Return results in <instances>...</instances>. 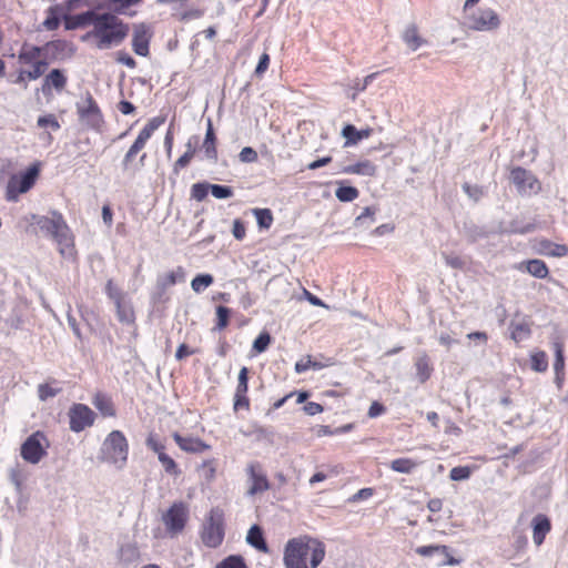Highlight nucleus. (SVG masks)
Wrapping results in <instances>:
<instances>
[{"label": "nucleus", "mask_w": 568, "mask_h": 568, "mask_svg": "<svg viewBox=\"0 0 568 568\" xmlns=\"http://www.w3.org/2000/svg\"><path fill=\"white\" fill-rule=\"evenodd\" d=\"M67 47V41L60 39L48 41L41 47L23 43L18 53V61L20 64L30 65V69L18 71V82L36 81L41 78L50 62L58 60Z\"/></svg>", "instance_id": "f257e3e1"}, {"label": "nucleus", "mask_w": 568, "mask_h": 568, "mask_svg": "<svg viewBox=\"0 0 568 568\" xmlns=\"http://www.w3.org/2000/svg\"><path fill=\"white\" fill-rule=\"evenodd\" d=\"M130 26L112 12H97L92 28L82 36L99 50H110L121 45L128 38Z\"/></svg>", "instance_id": "f03ea898"}, {"label": "nucleus", "mask_w": 568, "mask_h": 568, "mask_svg": "<svg viewBox=\"0 0 568 568\" xmlns=\"http://www.w3.org/2000/svg\"><path fill=\"white\" fill-rule=\"evenodd\" d=\"M326 547L323 541L308 535L291 538L283 554L285 568H317L324 560Z\"/></svg>", "instance_id": "7ed1b4c3"}, {"label": "nucleus", "mask_w": 568, "mask_h": 568, "mask_svg": "<svg viewBox=\"0 0 568 568\" xmlns=\"http://www.w3.org/2000/svg\"><path fill=\"white\" fill-rule=\"evenodd\" d=\"M27 220L53 239L62 257L77 260L74 235L61 212L53 210L50 216L31 214Z\"/></svg>", "instance_id": "20e7f679"}, {"label": "nucleus", "mask_w": 568, "mask_h": 568, "mask_svg": "<svg viewBox=\"0 0 568 568\" xmlns=\"http://www.w3.org/2000/svg\"><path fill=\"white\" fill-rule=\"evenodd\" d=\"M165 116L158 115L148 121L122 159L123 172L135 174L139 169L145 165L148 155L142 151L153 133L165 123Z\"/></svg>", "instance_id": "39448f33"}, {"label": "nucleus", "mask_w": 568, "mask_h": 568, "mask_svg": "<svg viewBox=\"0 0 568 568\" xmlns=\"http://www.w3.org/2000/svg\"><path fill=\"white\" fill-rule=\"evenodd\" d=\"M129 456V443L121 430H112L101 447V457L104 462L123 467Z\"/></svg>", "instance_id": "423d86ee"}, {"label": "nucleus", "mask_w": 568, "mask_h": 568, "mask_svg": "<svg viewBox=\"0 0 568 568\" xmlns=\"http://www.w3.org/2000/svg\"><path fill=\"white\" fill-rule=\"evenodd\" d=\"M201 540L209 548H217L225 536L224 513L219 507L212 508L201 530Z\"/></svg>", "instance_id": "0eeeda50"}, {"label": "nucleus", "mask_w": 568, "mask_h": 568, "mask_svg": "<svg viewBox=\"0 0 568 568\" xmlns=\"http://www.w3.org/2000/svg\"><path fill=\"white\" fill-rule=\"evenodd\" d=\"M79 121L88 129L100 132L104 125L103 113L90 92H87L75 103Z\"/></svg>", "instance_id": "6e6552de"}, {"label": "nucleus", "mask_w": 568, "mask_h": 568, "mask_svg": "<svg viewBox=\"0 0 568 568\" xmlns=\"http://www.w3.org/2000/svg\"><path fill=\"white\" fill-rule=\"evenodd\" d=\"M190 518L189 506L184 501H174L162 514V523L170 537H176L185 529Z\"/></svg>", "instance_id": "1a4fd4ad"}, {"label": "nucleus", "mask_w": 568, "mask_h": 568, "mask_svg": "<svg viewBox=\"0 0 568 568\" xmlns=\"http://www.w3.org/2000/svg\"><path fill=\"white\" fill-rule=\"evenodd\" d=\"M38 175V165L30 166L20 175H12L7 184L6 199L10 202L18 201L20 194L28 192L36 184Z\"/></svg>", "instance_id": "9d476101"}, {"label": "nucleus", "mask_w": 568, "mask_h": 568, "mask_svg": "<svg viewBox=\"0 0 568 568\" xmlns=\"http://www.w3.org/2000/svg\"><path fill=\"white\" fill-rule=\"evenodd\" d=\"M49 448V440L43 432L37 430L31 434L21 445L20 455L30 464H38Z\"/></svg>", "instance_id": "9b49d317"}, {"label": "nucleus", "mask_w": 568, "mask_h": 568, "mask_svg": "<svg viewBox=\"0 0 568 568\" xmlns=\"http://www.w3.org/2000/svg\"><path fill=\"white\" fill-rule=\"evenodd\" d=\"M69 428L73 433L83 432L94 425L97 414L88 405L74 403L68 410Z\"/></svg>", "instance_id": "f8f14e48"}, {"label": "nucleus", "mask_w": 568, "mask_h": 568, "mask_svg": "<svg viewBox=\"0 0 568 568\" xmlns=\"http://www.w3.org/2000/svg\"><path fill=\"white\" fill-rule=\"evenodd\" d=\"M468 27L476 31H493L499 28L500 18L491 8H479L465 17Z\"/></svg>", "instance_id": "ddd939ff"}, {"label": "nucleus", "mask_w": 568, "mask_h": 568, "mask_svg": "<svg viewBox=\"0 0 568 568\" xmlns=\"http://www.w3.org/2000/svg\"><path fill=\"white\" fill-rule=\"evenodd\" d=\"M510 180L520 194H537L541 191V183L530 171L516 166L510 171Z\"/></svg>", "instance_id": "4468645a"}, {"label": "nucleus", "mask_w": 568, "mask_h": 568, "mask_svg": "<svg viewBox=\"0 0 568 568\" xmlns=\"http://www.w3.org/2000/svg\"><path fill=\"white\" fill-rule=\"evenodd\" d=\"M145 444L149 449L158 455V459L168 475L172 477L181 476L182 470L178 463L165 453V445L159 440L155 434H149Z\"/></svg>", "instance_id": "2eb2a0df"}, {"label": "nucleus", "mask_w": 568, "mask_h": 568, "mask_svg": "<svg viewBox=\"0 0 568 568\" xmlns=\"http://www.w3.org/2000/svg\"><path fill=\"white\" fill-rule=\"evenodd\" d=\"M83 0H63L62 3L50 6L45 10V19L42 27L47 31H55L60 26V14L63 12H72L78 9Z\"/></svg>", "instance_id": "dca6fc26"}, {"label": "nucleus", "mask_w": 568, "mask_h": 568, "mask_svg": "<svg viewBox=\"0 0 568 568\" xmlns=\"http://www.w3.org/2000/svg\"><path fill=\"white\" fill-rule=\"evenodd\" d=\"M152 38L153 31L149 24L144 22L134 24L131 40L133 52L140 57H149Z\"/></svg>", "instance_id": "f3484780"}, {"label": "nucleus", "mask_w": 568, "mask_h": 568, "mask_svg": "<svg viewBox=\"0 0 568 568\" xmlns=\"http://www.w3.org/2000/svg\"><path fill=\"white\" fill-rule=\"evenodd\" d=\"M248 374L250 371L246 366H243L237 376V385L234 393L233 398V409L234 412L239 410H250L251 402L247 396L248 393Z\"/></svg>", "instance_id": "a211bd4d"}, {"label": "nucleus", "mask_w": 568, "mask_h": 568, "mask_svg": "<svg viewBox=\"0 0 568 568\" xmlns=\"http://www.w3.org/2000/svg\"><path fill=\"white\" fill-rule=\"evenodd\" d=\"M246 473L251 484L247 490L248 495H257L270 489L271 485L268 478L260 463L254 462L248 464Z\"/></svg>", "instance_id": "6ab92c4d"}, {"label": "nucleus", "mask_w": 568, "mask_h": 568, "mask_svg": "<svg viewBox=\"0 0 568 568\" xmlns=\"http://www.w3.org/2000/svg\"><path fill=\"white\" fill-rule=\"evenodd\" d=\"M68 84V75L64 70L52 69L43 78L41 91L43 95L50 97L53 91L61 93Z\"/></svg>", "instance_id": "aec40b11"}, {"label": "nucleus", "mask_w": 568, "mask_h": 568, "mask_svg": "<svg viewBox=\"0 0 568 568\" xmlns=\"http://www.w3.org/2000/svg\"><path fill=\"white\" fill-rule=\"evenodd\" d=\"M97 11L87 10L78 14L71 12H63L60 14V21H63L64 29L68 31L82 29L93 24Z\"/></svg>", "instance_id": "412c9836"}, {"label": "nucleus", "mask_w": 568, "mask_h": 568, "mask_svg": "<svg viewBox=\"0 0 568 568\" xmlns=\"http://www.w3.org/2000/svg\"><path fill=\"white\" fill-rule=\"evenodd\" d=\"M415 552L420 557H430L435 554L442 555L444 560L439 562V566H457L462 562V559L452 555L450 548L446 545L419 546L415 549Z\"/></svg>", "instance_id": "4be33fe9"}, {"label": "nucleus", "mask_w": 568, "mask_h": 568, "mask_svg": "<svg viewBox=\"0 0 568 568\" xmlns=\"http://www.w3.org/2000/svg\"><path fill=\"white\" fill-rule=\"evenodd\" d=\"M172 438L179 448L186 454H201L211 449V445L199 437L182 436L174 432Z\"/></svg>", "instance_id": "5701e85b"}, {"label": "nucleus", "mask_w": 568, "mask_h": 568, "mask_svg": "<svg viewBox=\"0 0 568 568\" xmlns=\"http://www.w3.org/2000/svg\"><path fill=\"white\" fill-rule=\"evenodd\" d=\"M532 540L537 547L541 546L546 536L550 532L552 525L545 514H537L531 520Z\"/></svg>", "instance_id": "b1692460"}, {"label": "nucleus", "mask_w": 568, "mask_h": 568, "mask_svg": "<svg viewBox=\"0 0 568 568\" xmlns=\"http://www.w3.org/2000/svg\"><path fill=\"white\" fill-rule=\"evenodd\" d=\"M534 250L537 254L548 257H565L568 255V246L566 244L554 243L550 240H539Z\"/></svg>", "instance_id": "393cba45"}, {"label": "nucleus", "mask_w": 568, "mask_h": 568, "mask_svg": "<svg viewBox=\"0 0 568 568\" xmlns=\"http://www.w3.org/2000/svg\"><path fill=\"white\" fill-rule=\"evenodd\" d=\"M216 144H217V139H216V135L214 132L213 123H212V120L209 119L206 133H205V138H204L203 144H202V148H203L206 159L214 161V162H216L217 158H219Z\"/></svg>", "instance_id": "a878e982"}, {"label": "nucleus", "mask_w": 568, "mask_h": 568, "mask_svg": "<svg viewBox=\"0 0 568 568\" xmlns=\"http://www.w3.org/2000/svg\"><path fill=\"white\" fill-rule=\"evenodd\" d=\"M341 172L344 174L374 176L377 172V166L369 160H363L344 166Z\"/></svg>", "instance_id": "bb28decb"}, {"label": "nucleus", "mask_w": 568, "mask_h": 568, "mask_svg": "<svg viewBox=\"0 0 568 568\" xmlns=\"http://www.w3.org/2000/svg\"><path fill=\"white\" fill-rule=\"evenodd\" d=\"M92 404L103 417H114L116 409L110 396L103 393H97L92 398Z\"/></svg>", "instance_id": "cd10ccee"}, {"label": "nucleus", "mask_w": 568, "mask_h": 568, "mask_svg": "<svg viewBox=\"0 0 568 568\" xmlns=\"http://www.w3.org/2000/svg\"><path fill=\"white\" fill-rule=\"evenodd\" d=\"M518 270H525L536 278H546L549 275V268L542 260L534 258L523 262Z\"/></svg>", "instance_id": "c85d7f7f"}, {"label": "nucleus", "mask_w": 568, "mask_h": 568, "mask_svg": "<svg viewBox=\"0 0 568 568\" xmlns=\"http://www.w3.org/2000/svg\"><path fill=\"white\" fill-rule=\"evenodd\" d=\"M402 39L413 51H416L426 43V40L419 34L418 27L414 23L404 30Z\"/></svg>", "instance_id": "c756f323"}, {"label": "nucleus", "mask_w": 568, "mask_h": 568, "mask_svg": "<svg viewBox=\"0 0 568 568\" xmlns=\"http://www.w3.org/2000/svg\"><path fill=\"white\" fill-rule=\"evenodd\" d=\"M416 375L420 383L428 381L433 374V366L427 354H422L415 361Z\"/></svg>", "instance_id": "7c9ffc66"}, {"label": "nucleus", "mask_w": 568, "mask_h": 568, "mask_svg": "<svg viewBox=\"0 0 568 568\" xmlns=\"http://www.w3.org/2000/svg\"><path fill=\"white\" fill-rule=\"evenodd\" d=\"M116 310L118 320L123 323L131 325L135 322V313L132 305L125 302L124 298L114 303Z\"/></svg>", "instance_id": "2f4dec72"}, {"label": "nucleus", "mask_w": 568, "mask_h": 568, "mask_svg": "<svg viewBox=\"0 0 568 568\" xmlns=\"http://www.w3.org/2000/svg\"><path fill=\"white\" fill-rule=\"evenodd\" d=\"M246 540L255 549L262 552L268 551V546L264 539L263 531L257 525H254L250 528Z\"/></svg>", "instance_id": "473e14b6"}, {"label": "nucleus", "mask_w": 568, "mask_h": 568, "mask_svg": "<svg viewBox=\"0 0 568 568\" xmlns=\"http://www.w3.org/2000/svg\"><path fill=\"white\" fill-rule=\"evenodd\" d=\"M418 466L419 463L417 460L407 457L393 459L389 464V468L393 471L400 474H410Z\"/></svg>", "instance_id": "72a5a7b5"}, {"label": "nucleus", "mask_w": 568, "mask_h": 568, "mask_svg": "<svg viewBox=\"0 0 568 568\" xmlns=\"http://www.w3.org/2000/svg\"><path fill=\"white\" fill-rule=\"evenodd\" d=\"M143 0H104L106 7L112 10L114 14H124L131 7L138 6Z\"/></svg>", "instance_id": "f704fd0d"}, {"label": "nucleus", "mask_w": 568, "mask_h": 568, "mask_svg": "<svg viewBox=\"0 0 568 568\" xmlns=\"http://www.w3.org/2000/svg\"><path fill=\"white\" fill-rule=\"evenodd\" d=\"M530 367L532 371L544 373L548 369V357L546 352L536 351L530 355Z\"/></svg>", "instance_id": "c9c22d12"}, {"label": "nucleus", "mask_w": 568, "mask_h": 568, "mask_svg": "<svg viewBox=\"0 0 568 568\" xmlns=\"http://www.w3.org/2000/svg\"><path fill=\"white\" fill-rule=\"evenodd\" d=\"M185 272L182 266H178L175 270L168 272L161 280L163 287L173 286L179 282H184Z\"/></svg>", "instance_id": "e433bc0d"}, {"label": "nucleus", "mask_w": 568, "mask_h": 568, "mask_svg": "<svg viewBox=\"0 0 568 568\" xmlns=\"http://www.w3.org/2000/svg\"><path fill=\"white\" fill-rule=\"evenodd\" d=\"M253 214L261 229L268 230L272 226L274 217L270 209H253Z\"/></svg>", "instance_id": "4c0bfd02"}, {"label": "nucleus", "mask_w": 568, "mask_h": 568, "mask_svg": "<svg viewBox=\"0 0 568 568\" xmlns=\"http://www.w3.org/2000/svg\"><path fill=\"white\" fill-rule=\"evenodd\" d=\"M215 568H247V565L242 556L230 555L220 561Z\"/></svg>", "instance_id": "58836bf2"}, {"label": "nucleus", "mask_w": 568, "mask_h": 568, "mask_svg": "<svg viewBox=\"0 0 568 568\" xmlns=\"http://www.w3.org/2000/svg\"><path fill=\"white\" fill-rule=\"evenodd\" d=\"M323 367L324 365L322 363L314 362L311 355H306L295 363V372L297 374H302L310 368L321 369Z\"/></svg>", "instance_id": "ea45409f"}, {"label": "nucleus", "mask_w": 568, "mask_h": 568, "mask_svg": "<svg viewBox=\"0 0 568 568\" xmlns=\"http://www.w3.org/2000/svg\"><path fill=\"white\" fill-rule=\"evenodd\" d=\"M213 276L211 274L196 275L192 282L191 287L195 293H201L213 283Z\"/></svg>", "instance_id": "a19ab883"}, {"label": "nucleus", "mask_w": 568, "mask_h": 568, "mask_svg": "<svg viewBox=\"0 0 568 568\" xmlns=\"http://www.w3.org/2000/svg\"><path fill=\"white\" fill-rule=\"evenodd\" d=\"M341 202H352L359 195V191L354 186H339L335 192Z\"/></svg>", "instance_id": "79ce46f5"}, {"label": "nucleus", "mask_w": 568, "mask_h": 568, "mask_svg": "<svg viewBox=\"0 0 568 568\" xmlns=\"http://www.w3.org/2000/svg\"><path fill=\"white\" fill-rule=\"evenodd\" d=\"M230 315H231L230 308H227L226 306H222V305L217 306L216 307L215 328L219 331H223L224 328H226L229 325V322H230Z\"/></svg>", "instance_id": "37998d69"}, {"label": "nucleus", "mask_w": 568, "mask_h": 568, "mask_svg": "<svg viewBox=\"0 0 568 568\" xmlns=\"http://www.w3.org/2000/svg\"><path fill=\"white\" fill-rule=\"evenodd\" d=\"M210 191V183L199 182L192 185L191 187V196L197 202H202L206 199L207 193Z\"/></svg>", "instance_id": "c03bdc74"}, {"label": "nucleus", "mask_w": 568, "mask_h": 568, "mask_svg": "<svg viewBox=\"0 0 568 568\" xmlns=\"http://www.w3.org/2000/svg\"><path fill=\"white\" fill-rule=\"evenodd\" d=\"M60 392L61 388L54 387L51 383H44L38 386V396L41 400H47L51 397H54Z\"/></svg>", "instance_id": "a18cd8bd"}, {"label": "nucleus", "mask_w": 568, "mask_h": 568, "mask_svg": "<svg viewBox=\"0 0 568 568\" xmlns=\"http://www.w3.org/2000/svg\"><path fill=\"white\" fill-rule=\"evenodd\" d=\"M555 363H554V369L556 372L557 378H559L560 374H564V367H565V358H564V349L562 344L557 342L555 343Z\"/></svg>", "instance_id": "49530a36"}, {"label": "nucleus", "mask_w": 568, "mask_h": 568, "mask_svg": "<svg viewBox=\"0 0 568 568\" xmlns=\"http://www.w3.org/2000/svg\"><path fill=\"white\" fill-rule=\"evenodd\" d=\"M530 334H531L530 327L526 323L516 324L511 328V337L516 342H521L523 339L529 337Z\"/></svg>", "instance_id": "de8ad7c7"}, {"label": "nucleus", "mask_w": 568, "mask_h": 568, "mask_svg": "<svg viewBox=\"0 0 568 568\" xmlns=\"http://www.w3.org/2000/svg\"><path fill=\"white\" fill-rule=\"evenodd\" d=\"M210 191L212 195L216 199H229L232 197L234 192L231 186L220 185V184H210Z\"/></svg>", "instance_id": "09e8293b"}, {"label": "nucleus", "mask_w": 568, "mask_h": 568, "mask_svg": "<svg viewBox=\"0 0 568 568\" xmlns=\"http://www.w3.org/2000/svg\"><path fill=\"white\" fill-rule=\"evenodd\" d=\"M357 129L353 124H346L342 130V135L346 139L344 146L357 144Z\"/></svg>", "instance_id": "8fccbe9b"}, {"label": "nucleus", "mask_w": 568, "mask_h": 568, "mask_svg": "<svg viewBox=\"0 0 568 568\" xmlns=\"http://www.w3.org/2000/svg\"><path fill=\"white\" fill-rule=\"evenodd\" d=\"M203 476L207 481H212L216 475V462L215 459H206L201 464Z\"/></svg>", "instance_id": "3c124183"}, {"label": "nucleus", "mask_w": 568, "mask_h": 568, "mask_svg": "<svg viewBox=\"0 0 568 568\" xmlns=\"http://www.w3.org/2000/svg\"><path fill=\"white\" fill-rule=\"evenodd\" d=\"M105 294L113 303L124 298L123 293L116 287L113 280H109L105 284Z\"/></svg>", "instance_id": "603ef678"}, {"label": "nucleus", "mask_w": 568, "mask_h": 568, "mask_svg": "<svg viewBox=\"0 0 568 568\" xmlns=\"http://www.w3.org/2000/svg\"><path fill=\"white\" fill-rule=\"evenodd\" d=\"M271 343V336L268 333L266 332H263L261 333L254 341L253 343V348L257 352V353H262L264 351H266V348L268 347Z\"/></svg>", "instance_id": "864d4df0"}, {"label": "nucleus", "mask_w": 568, "mask_h": 568, "mask_svg": "<svg viewBox=\"0 0 568 568\" xmlns=\"http://www.w3.org/2000/svg\"><path fill=\"white\" fill-rule=\"evenodd\" d=\"M471 471L470 468L467 466H457L454 467L449 473V478L452 480H464L469 478Z\"/></svg>", "instance_id": "5fc2aeb1"}, {"label": "nucleus", "mask_w": 568, "mask_h": 568, "mask_svg": "<svg viewBox=\"0 0 568 568\" xmlns=\"http://www.w3.org/2000/svg\"><path fill=\"white\" fill-rule=\"evenodd\" d=\"M38 125L40 128H47L50 126L52 130L57 131L60 129V123L57 120L54 114H47L43 116H40L37 121Z\"/></svg>", "instance_id": "6e6d98bb"}, {"label": "nucleus", "mask_w": 568, "mask_h": 568, "mask_svg": "<svg viewBox=\"0 0 568 568\" xmlns=\"http://www.w3.org/2000/svg\"><path fill=\"white\" fill-rule=\"evenodd\" d=\"M194 154H191V152H184L173 164V172L175 174H179L181 170L186 168L191 161L193 160Z\"/></svg>", "instance_id": "4d7b16f0"}, {"label": "nucleus", "mask_w": 568, "mask_h": 568, "mask_svg": "<svg viewBox=\"0 0 568 568\" xmlns=\"http://www.w3.org/2000/svg\"><path fill=\"white\" fill-rule=\"evenodd\" d=\"M464 192L473 200L479 201L484 195V189L479 185H471L469 183H464L463 185Z\"/></svg>", "instance_id": "13d9d810"}, {"label": "nucleus", "mask_w": 568, "mask_h": 568, "mask_svg": "<svg viewBox=\"0 0 568 568\" xmlns=\"http://www.w3.org/2000/svg\"><path fill=\"white\" fill-rule=\"evenodd\" d=\"M239 158H240L241 162L253 163V162L257 161L258 155H257V152L253 148L245 146L241 150Z\"/></svg>", "instance_id": "bf43d9fd"}, {"label": "nucleus", "mask_w": 568, "mask_h": 568, "mask_svg": "<svg viewBox=\"0 0 568 568\" xmlns=\"http://www.w3.org/2000/svg\"><path fill=\"white\" fill-rule=\"evenodd\" d=\"M270 61H271V59H270V54H268V53H266V52H264V53L260 57L258 63H257V65H256V68H255V74H256L257 77L263 75V74L267 71V69H268V67H270Z\"/></svg>", "instance_id": "052dcab7"}, {"label": "nucleus", "mask_w": 568, "mask_h": 568, "mask_svg": "<svg viewBox=\"0 0 568 568\" xmlns=\"http://www.w3.org/2000/svg\"><path fill=\"white\" fill-rule=\"evenodd\" d=\"M232 233H233V236L239 241H242L245 237L246 227H245V224L240 219L234 220Z\"/></svg>", "instance_id": "680f3d73"}, {"label": "nucleus", "mask_w": 568, "mask_h": 568, "mask_svg": "<svg viewBox=\"0 0 568 568\" xmlns=\"http://www.w3.org/2000/svg\"><path fill=\"white\" fill-rule=\"evenodd\" d=\"M116 61L130 69L136 68V61L125 51H119L116 53Z\"/></svg>", "instance_id": "e2e57ef3"}, {"label": "nucleus", "mask_w": 568, "mask_h": 568, "mask_svg": "<svg viewBox=\"0 0 568 568\" xmlns=\"http://www.w3.org/2000/svg\"><path fill=\"white\" fill-rule=\"evenodd\" d=\"M385 412L386 407L382 403L374 400L368 408L367 415L369 418H376L383 415Z\"/></svg>", "instance_id": "0e129e2a"}, {"label": "nucleus", "mask_w": 568, "mask_h": 568, "mask_svg": "<svg viewBox=\"0 0 568 568\" xmlns=\"http://www.w3.org/2000/svg\"><path fill=\"white\" fill-rule=\"evenodd\" d=\"M303 409L307 415H311V416L321 414L324 410L323 406L315 402L306 403Z\"/></svg>", "instance_id": "69168bd1"}, {"label": "nucleus", "mask_w": 568, "mask_h": 568, "mask_svg": "<svg viewBox=\"0 0 568 568\" xmlns=\"http://www.w3.org/2000/svg\"><path fill=\"white\" fill-rule=\"evenodd\" d=\"M195 352V349H191L186 344H181L175 352V358L178 361H182L185 357L193 355Z\"/></svg>", "instance_id": "338daca9"}, {"label": "nucleus", "mask_w": 568, "mask_h": 568, "mask_svg": "<svg viewBox=\"0 0 568 568\" xmlns=\"http://www.w3.org/2000/svg\"><path fill=\"white\" fill-rule=\"evenodd\" d=\"M331 162H332V156H324V158H321V159H317V160L311 162L307 165V169L308 170H316L318 168H322V166H325V165L329 164Z\"/></svg>", "instance_id": "774afa93"}]
</instances>
